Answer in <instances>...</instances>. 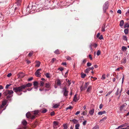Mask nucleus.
<instances>
[{
    "label": "nucleus",
    "instance_id": "nucleus-59",
    "mask_svg": "<svg viewBox=\"0 0 129 129\" xmlns=\"http://www.w3.org/2000/svg\"><path fill=\"white\" fill-rule=\"evenodd\" d=\"M11 75L12 74L11 73H9L7 75V76L8 77H10L11 76Z\"/></svg>",
    "mask_w": 129,
    "mask_h": 129
},
{
    "label": "nucleus",
    "instance_id": "nucleus-14",
    "mask_svg": "<svg viewBox=\"0 0 129 129\" xmlns=\"http://www.w3.org/2000/svg\"><path fill=\"white\" fill-rule=\"evenodd\" d=\"M45 85V87L47 88H49L51 85V84L49 82H48L47 83H46Z\"/></svg>",
    "mask_w": 129,
    "mask_h": 129
},
{
    "label": "nucleus",
    "instance_id": "nucleus-21",
    "mask_svg": "<svg viewBox=\"0 0 129 129\" xmlns=\"http://www.w3.org/2000/svg\"><path fill=\"white\" fill-rule=\"evenodd\" d=\"M106 113V112L105 111H100L98 113V114L99 115H102L103 114L105 113Z\"/></svg>",
    "mask_w": 129,
    "mask_h": 129
},
{
    "label": "nucleus",
    "instance_id": "nucleus-29",
    "mask_svg": "<svg viewBox=\"0 0 129 129\" xmlns=\"http://www.w3.org/2000/svg\"><path fill=\"white\" fill-rule=\"evenodd\" d=\"M126 58L125 57H124L123 59L122 60V62L124 63H126Z\"/></svg>",
    "mask_w": 129,
    "mask_h": 129
},
{
    "label": "nucleus",
    "instance_id": "nucleus-30",
    "mask_svg": "<svg viewBox=\"0 0 129 129\" xmlns=\"http://www.w3.org/2000/svg\"><path fill=\"white\" fill-rule=\"evenodd\" d=\"M50 74L49 73H46L45 74V75L46 76V77L47 78H50Z\"/></svg>",
    "mask_w": 129,
    "mask_h": 129
},
{
    "label": "nucleus",
    "instance_id": "nucleus-58",
    "mask_svg": "<svg viewBox=\"0 0 129 129\" xmlns=\"http://www.w3.org/2000/svg\"><path fill=\"white\" fill-rule=\"evenodd\" d=\"M86 59H84L83 61V62H82V63L84 64H85L86 62Z\"/></svg>",
    "mask_w": 129,
    "mask_h": 129
},
{
    "label": "nucleus",
    "instance_id": "nucleus-60",
    "mask_svg": "<svg viewBox=\"0 0 129 129\" xmlns=\"http://www.w3.org/2000/svg\"><path fill=\"white\" fill-rule=\"evenodd\" d=\"M26 61L27 63L28 64L31 63V61L30 60H26Z\"/></svg>",
    "mask_w": 129,
    "mask_h": 129
},
{
    "label": "nucleus",
    "instance_id": "nucleus-34",
    "mask_svg": "<svg viewBox=\"0 0 129 129\" xmlns=\"http://www.w3.org/2000/svg\"><path fill=\"white\" fill-rule=\"evenodd\" d=\"M44 82L42 81H41L40 82V86L42 87L43 86L44 84Z\"/></svg>",
    "mask_w": 129,
    "mask_h": 129
},
{
    "label": "nucleus",
    "instance_id": "nucleus-55",
    "mask_svg": "<svg viewBox=\"0 0 129 129\" xmlns=\"http://www.w3.org/2000/svg\"><path fill=\"white\" fill-rule=\"evenodd\" d=\"M99 39H100V40L103 39V37L102 35L100 36V37H99Z\"/></svg>",
    "mask_w": 129,
    "mask_h": 129
},
{
    "label": "nucleus",
    "instance_id": "nucleus-41",
    "mask_svg": "<svg viewBox=\"0 0 129 129\" xmlns=\"http://www.w3.org/2000/svg\"><path fill=\"white\" fill-rule=\"evenodd\" d=\"M38 113L39 112L38 111H35L34 112V113L35 115L38 114Z\"/></svg>",
    "mask_w": 129,
    "mask_h": 129
},
{
    "label": "nucleus",
    "instance_id": "nucleus-8",
    "mask_svg": "<svg viewBox=\"0 0 129 129\" xmlns=\"http://www.w3.org/2000/svg\"><path fill=\"white\" fill-rule=\"evenodd\" d=\"M62 80H61L59 79H57L55 81V83L58 86H60L62 82Z\"/></svg>",
    "mask_w": 129,
    "mask_h": 129
},
{
    "label": "nucleus",
    "instance_id": "nucleus-51",
    "mask_svg": "<svg viewBox=\"0 0 129 129\" xmlns=\"http://www.w3.org/2000/svg\"><path fill=\"white\" fill-rule=\"evenodd\" d=\"M80 126V125L79 124H78V123L75 125V128H78Z\"/></svg>",
    "mask_w": 129,
    "mask_h": 129
},
{
    "label": "nucleus",
    "instance_id": "nucleus-10",
    "mask_svg": "<svg viewBox=\"0 0 129 129\" xmlns=\"http://www.w3.org/2000/svg\"><path fill=\"white\" fill-rule=\"evenodd\" d=\"M33 84L35 87V88L37 89L38 87V82L37 81H35L34 82Z\"/></svg>",
    "mask_w": 129,
    "mask_h": 129
},
{
    "label": "nucleus",
    "instance_id": "nucleus-44",
    "mask_svg": "<svg viewBox=\"0 0 129 129\" xmlns=\"http://www.w3.org/2000/svg\"><path fill=\"white\" fill-rule=\"evenodd\" d=\"M17 4H19V3L21 2V0H17Z\"/></svg>",
    "mask_w": 129,
    "mask_h": 129
},
{
    "label": "nucleus",
    "instance_id": "nucleus-36",
    "mask_svg": "<svg viewBox=\"0 0 129 129\" xmlns=\"http://www.w3.org/2000/svg\"><path fill=\"white\" fill-rule=\"evenodd\" d=\"M106 79L105 74H104L103 75L102 77L101 78V79L102 80H104Z\"/></svg>",
    "mask_w": 129,
    "mask_h": 129
},
{
    "label": "nucleus",
    "instance_id": "nucleus-17",
    "mask_svg": "<svg viewBox=\"0 0 129 129\" xmlns=\"http://www.w3.org/2000/svg\"><path fill=\"white\" fill-rule=\"evenodd\" d=\"M94 112V109H92L89 111V113L91 115H92Z\"/></svg>",
    "mask_w": 129,
    "mask_h": 129
},
{
    "label": "nucleus",
    "instance_id": "nucleus-50",
    "mask_svg": "<svg viewBox=\"0 0 129 129\" xmlns=\"http://www.w3.org/2000/svg\"><path fill=\"white\" fill-rule=\"evenodd\" d=\"M91 65V63L88 62L87 63V66L88 67L90 66Z\"/></svg>",
    "mask_w": 129,
    "mask_h": 129
},
{
    "label": "nucleus",
    "instance_id": "nucleus-62",
    "mask_svg": "<svg viewBox=\"0 0 129 129\" xmlns=\"http://www.w3.org/2000/svg\"><path fill=\"white\" fill-rule=\"evenodd\" d=\"M66 59H67V60H70L71 59L70 57H67Z\"/></svg>",
    "mask_w": 129,
    "mask_h": 129
},
{
    "label": "nucleus",
    "instance_id": "nucleus-52",
    "mask_svg": "<svg viewBox=\"0 0 129 129\" xmlns=\"http://www.w3.org/2000/svg\"><path fill=\"white\" fill-rule=\"evenodd\" d=\"M55 114V113L54 111H53L51 113L50 115L51 116H53Z\"/></svg>",
    "mask_w": 129,
    "mask_h": 129
},
{
    "label": "nucleus",
    "instance_id": "nucleus-4",
    "mask_svg": "<svg viewBox=\"0 0 129 129\" xmlns=\"http://www.w3.org/2000/svg\"><path fill=\"white\" fill-rule=\"evenodd\" d=\"M97 44L94 43H92L89 46V48L90 49V50L91 51H92V47L93 46L95 48H96L97 47Z\"/></svg>",
    "mask_w": 129,
    "mask_h": 129
},
{
    "label": "nucleus",
    "instance_id": "nucleus-47",
    "mask_svg": "<svg viewBox=\"0 0 129 129\" xmlns=\"http://www.w3.org/2000/svg\"><path fill=\"white\" fill-rule=\"evenodd\" d=\"M35 116L34 115H31V116L30 117V118L32 119H34L35 118Z\"/></svg>",
    "mask_w": 129,
    "mask_h": 129
},
{
    "label": "nucleus",
    "instance_id": "nucleus-28",
    "mask_svg": "<svg viewBox=\"0 0 129 129\" xmlns=\"http://www.w3.org/2000/svg\"><path fill=\"white\" fill-rule=\"evenodd\" d=\"M127 49V48L124 46H123L122 47V49L123 51H126Z\"/></svg>",
    "mask_w": 129,
    "mask_h": 129
},
{
    "label": "nucleus",
    "instance_id": "nucleus-16",
    "mask_svg": "<svg viewBox=\"0 0 129 129\" xmlns=\"http://www.w3.org/2000/svg\"><path fill=\"white\" fill-rule=\"evenodd\" d=\"M71 121L73 122L74 123L77 124L78 122V121L77 120L75 119H73L72 120H70Z\"/></svg>",
    "mask_w": 129,
    "mask_h": 129
},
{
    "label": "nucleus",
    "instance_id": "nucleus-35",
    "mask_svg": "<svg viewBox=\"0 0 129 129\" xmlns=\"http://www.w3.org/2000/svg\"><path fill=\"white\" fill-rule=\"evenodd\" d=\"M47 110L46 109H44L42 110L41 112L42 113H45L47 112Z\"/></svg>",
    "mask_w": 129,
    "mask_h": 129
},
{
    "label": "nucleus",
    "instance_id": "nucleus-26",
    "mask_svg": "<svg viewBox=\"0 0 129 129\" xmlns=\"http://www.w3.org/2000/svg\"><path fill=\"white\" fill-rule=\"evenodd\" d=\"M37 63V64L36 65V66L37 67H39L40 66V62L39 61H36Z\"/></svg>",
    "mask_w": 129,
    "mask_h": 129
},
{
    "label": "nucleus",
    "instance_id": "nucleus-1",
    "mask_svg": "<svg viewBox=\"0 0 129 129\" xmlns=\"http://www.w3.org/2000/svg\"><path fill=\"white\" fill-rule=\"evenodd\" d=\"M32 85L31 83H29L26 85H23L19 86L13 88V90L18 95H21L22 93L20 92L23 91V90L25 89L26 87H31Z\"/></svg>",
    "mask_w": 129,
    "mask_h": 129
},
{
    "label": "nucleus",
    "instance_id": "nucleus-49",
    "mask_svg": "<svg viewBox=\"0 0 129 129\" xmlns=\"http://www.w3.org/2000/svg\"><path fill=\"white\" fill-rule=\"evenodd\" d=\"M127 111V110L126 109H123V111H121L123 113H126V111Z\"/></svg>",
    "mask_w": 129,
    "mask_h": 129
},
{
    "label": "nucleus",
    "instance_id": "nucleus-25",
    "mask_svg": "<svg viewBox=\"0 0 129 129\" xmlns=\"http://www.w3.org/2000/svg\"><path fill=\"white\" fill-rule=\"evenodd\" d=\"M54 53L56 54H59L60 52L58 49H57L54 52Z\"/></svg>",
    "mask_w": 129,
    "mask_h": 129
},
{
    "label": "nucleus",
    "instance_id": "nucleus-2",
    "mask_svg": "<svg viewBox=\"0 0 129 129\" xmlns=\"http://www.w3.org/2000/svg\"><path fill=\"white\" fill-rule=\"evenodd\" d=\"M13 91L12 90H9L8 89L6 90L3 93V94L5 96H7V98H11L13 96Z\"/></svg>",
    "mask_w": 129,
    "mask_h": 129
},
{
    "label": "nucleus",
    "instance_id": "nucleus-9",
    "mask_svg": "<svg viewBox=\"0 0 129 129\" xmlns=\"http://www.w3.org/2000/svg\"><path fill=\"white\" fill-rule=\"evenodd\" d=\"M94 67H92L91 68H87L85 70V72L86 73H88V72L91 70H93L94 69Z\"/></svg>",
    "mask_w": 129,
    "mask_h": 129
},
{
    "label": "nucleus",
    "instance_id": "nucleus-3",
    "mask_svg": "<svg viewBox=\"0 0 129 129\" xmlns=\"http://www.w3.org/2000/svg\"><path fill=\"white\" fill-rule=\"evenodd\" d=\"M108 8V4L107 2H106L104 5L103 6V11L104 13L106 12V10Z\"/></svg>",
    "mask_w": 129,
    "mask_h": 129
},
{
    "label": "nucleus",
    "instance_id": "nucleus-63",
    "mask_svg": "<svg viewBox=\"0 0 129 129\" xmlns=\"http://www.w3.org/2000/svg\"><path fill=\"white\" fill-rule=\"evenodd\" d=\"M67 82H68V84H69V85H70L71 84V83L70 82V80H68V81H67Z\"/></svg>",
    "mask_w": 129,
    "mask_h": 129
},
{
    "label": "nucleus",
    "instance_id": "nucleus-24",
    "mask_svg": "<svg viewBox=\"0 0 129 129\" xmlns=\"http://www.w3.org/2000/svg\"><path fill=\"white\" fill-rule=\"evenodd\" d=\"M58 124L59 123L57 121H55L53 122V125L55 126H57L58 125Z\"/></svg>",
    "mask_w": 129,
    "mask_h": 129
},
{
    "label": "nucleus",
    "instance_id": "nucleus-6",
    "mask_svg": "<svg viewBox=\"0 0 129 129\" xmlns=\"http://www.w3.org/2000/svg\"><path fill=\"white\" fill-rule=\"evenodd\" d=\"M41 70V69H38L35 73V75L37 77H39L40 76L41 73L39 72Z\"/></svg>",
    "mask_w": 129,
    "mask_h": 129
},
{
    "label": "nucleus",
    "instance_id": "nucleus-32",
    "mask_svg": "<svg viewBox=\"0 0 129 129\" xmlns=\"http://www.w3.org/2000/svg\"><path fill=\"white\" fill-rule=\"evenodd\" d=\"M129 25L127 23H125L124 24V28H125L127 27H129Z\"/></svg>",
    "mask_w": 129,
    "mask_h": 129
},
{
    "label": "nucleus",
    "instance_id": "nucleus-61",
    "mask_svg": "<svg viewBox=\"0 0 129 129\" xmlns=\"http://www.w3.org/2000/svg\"><path fill=\"white\" fill-rule=\"evenodd\" d=\"M33 79V78L32 77H31L30 78H28V80L29 81H30L32 80Z\"/></svg>",
    "mask_w": 129,
    "mask_h": 129
},
{
    "label": "nucleus",
    "instance_id": "nucleus-37",
    "mask_svg": "<svg viewBox=\"0 0 129 129\" xmlns=\"http://www.w3.org/2000/svg\"><path fill=\"white\" fill-rule=\"evenodd\" d=\"M7 104V102L6 101H3L2 103V104L3 106H5Z\"/></svg>",
    "mask_w": 129,
    "mask_h": 129
},
{
    "label": "nucleus",
    "instance_id": "nucleus-12",
    "mask_svg": "<svg viewBox=\"0 0 129 129\" xmlns=\"http://www.w3.org/2000/svg\"><path fill=\"white\" fill-rule=\"evenodd\" d=\"M63 95L66 96H68V93L69 91L67 90H64V91H63Z\"/></svg>",
    "mask_w": 129,
    "mask_h": 129
},
{
    "label": "nucleus",
    "instance_id": "nucleus-64",
    "mask_svg": "<svg viewBox=\"0 0 129 129\" xmlns=\"http://www.w3.org/2000/svg\"><path fill=\"white\" fill-rule=\"evenodd\" d=\"M80 111H77L76 113H75V114L76 115H77L78 114H79L80 113Z\"/></svg>",
    "mask_w": 129,
    "mask_h": 129
},
{
    "label": "nucleus",
    "instance_id": "nucleus-20",
    "mask_svg": "<svg viewBox=\"0 0 129 129\" xmlns=\"http://www.w3.org/2000/svg\"><path fill=\"white\" fill-rule=\"evenodd\" d=\"M27 122L25 120H24L22 122V123L24 126H26L27 124Z\"/></svg>",
    "mask_w": 129,
    "mask_h": 129
},
{
    "label": "nucleus",
    "instance_id": "nucleus-23",
    "mask_svg": "<svg viewBox=\"0 0 129 129\" xmlns=\"http://www.w3.org/2000/svg\"><path fill=\"white\" fill-rule=\"evenodd\" d=\"M78 100V99H77V97L76 94L75 95L73 99V101L74 102H76Z\"/></svg>",
    "mask_w": 129,
    "mask_h": 129
},
{
    "label": "nucleus",
    "instance_id": "nucleus-56",
    "mask_svg": "<svg viewBox=\"0 0 129 129\" xmlns=\"http://www.w3.org/2000/svg\"><path fill=\"white\" fill-rule=\"evenodd\" d=\"M123 39L124 40H127V38L126 36H123Z\"/></svg>",
    "mask_w": 129,
    "mask_h": 129
},
{
    "label": "nucleus",
    "instance_id": "nucleus-40",
    "mask_svg": "<svg viewBox=\"0 0 129 129\" xmlns=\"http://www.w3.org/2000/svg\"><path fill=\"white\" fill-rule=\"evenodd\" d=\"M56 60V59L54 58H53L52 59L51 62L52 63H53Z\"/></svg>",
    "mask_w": 129,
    "mask_h": 129
},
{
    "label": "nucleus",
    "instance_id": "nucleus-27",
    "mask_svg": "<svg viewBox=\"0 0 129 129\" xmlns=\"http://www.w3.org/2000/svg\"><path fill=\"white\" fill-rule=\"evenodd\" d=\"M81 77L82 78H84L85 77L86 75L85 74L83 73H81Z\"/></svg>",
    "mask_w": 129,
    "mask_h": 129
},
{
    "label": "nucleus",
    "instance_id": "nucleus-57",
    "mask_svg": "<svg viewBox=\"0 0 129 129\" xmlns=\"http://www.w3.org/2000/svg\"><path fill=\"white\" fill-rule=\"evenodd\" d=\"M117 13L120 14H121V11L120 10H118L117 11Z\"/></svg>",
    "mask_w": 129,
    "mask_h": 129
},
{
    "label": "nucleus",
    "instance_id": "nucleus-22",
    "mask_svg": "<svg viewBox=\"0 0 129 129\" xmlns=\"http://www.w3.org/2000/svg\"><path fill=\"white\" fill-rule=\"evenodd\" d=\"M124 24V21L123 20H121L120 21L119 24V25L120 27L122 26Z\"/></svg>",
    "mask_w": 129,
    "mask_h": 129
},
{
    "label": "nucleus",
    "instance_id": "nucleus-38",
    "mask_svg": "<svg viewBox=\"0 0 129 129\" xmlns=\"http://www.w3.org/2000/svg\"><path fill=\"white\" fill-rule=\"evenodd\" d=\"M59 106V105L57 104H55L53 106V107L55 108H57Z\"/></svg>",
    "mask_w": 129,
    "mask_h": 129
},
{
    "label": "nucleus",
    "instance_id": "nucleus-53",
    "mask_svg": "<svg viewBox=\"0 0 129 129\" xmlns=\"http://www.w3.org/2000/svg\"><path fill=\"white\" fill-rule=\"evenodd\" d=\"M87 122V121L85 120L83 122V125L85 126Z\"/></svg>",
    "mask_w": 129,
    "mask_h": 129
},
{
    "label": "nucleus",
    "instance_id": "nucleus-54",
    "mask_svg": "<svg viewBox=\"0 0 129 129\" xmlns=\"http://www.w3.org/2000/svg\"><path fill=\"white\" fill-rule=\"evenodd\" d=\"M58 69L59 70L61 71H62L63 70V69L62 67H60Z\"/></svg>",
    "mask_w": 129,
    "mask_h": 129
},
{
    "label": "nucleus",
    "instance_id": "nucleus-43",
    "mask_svg": "<svg viewBox=\"0 0 129 129\" xmlns=\"http://www.w3.org/2000/svg\"><path fill=\"white\" fill-rule=\"evenodd\" d=\"M101 53V51L100 50H98L97 53V55L98 56Z\"/></svg>",
    "mask_w": 129,
    "mask_h": 129
},
{
    "label": "nucleus",
    "instance_id": "nucleus-19",
    "mask_svg": "<svg viewBox=\"0 0 129 129\" xmlns=\"http://www.w3.org/2000/svg\"><path fill=\"white\" fill-rule=\"evenodd\" d=\"M127 124H126V123H125L124 124H122V125H121L119 126H118V127L117 128V129H118L119 128H121L122 127L125 126Z\"/></svg>",
    "mask_w": 129,
    "mask_h": 129
},
{
    "label": "nucleus",
    "instance_id": "nucleus-42",
    "mask_svg": "<svg viewBox=\"0 0 129 129\" xmlns=\"http://www.w3.org/2000/svg\"><path fill=\"white\" fill-rule=\"evenodd\" d=\"M11 85V84H7L6 85V86L5 87V88L6 89H7L9 88V87Z\"/></svg>",
    "mask_w": 129,
    "mask_h": 129
},
{
    "label": "nucleus",
    "instance_id": "nucleus-31",
    "mask_svg": "<svg viewBox=\"0 0 129 129\" xmlns=\"http://www.w3.org/2000/svg\"><path fill=\"white\" fill-rule=\"evenodd\" d=\"M124 32L125 34L126 35L127 34L128 32V30L127 28L125 29L124 30Z\"/></svg>",
    "mask_w": 129,
    "mask_h": 129
},
{
    "label": "nucleus",
    "instance_id": "nucleus-48",
    "mask_svg": "<svg viewBox=\"0 0 129 129\" xmlns=\"http://www.w3.org/2000/svg\"><path fill=\"white\" fill-rule=\"evenodd\" d=\"M64 129H67V125L66 124H64L63 125Z\"/></svg>",
    "mask_w": 129,
    "mask_h": 129
},
{
    "label": "nucleus",
    "instance_id": "nucleus-45",
    "mask_svg": "<svg viewBox=\"0 0 129 129\" xmlns=\"http://www.w3.org/2000/svg\"><path fill=\"white\" fill-rule=\"evenodd\" d=\"M73 108V107H72L71 106H70L69 107L66 108V109L67 110L68 109H71L72 108Z\"/></svg>",
    "mask_w": 129,
    "mask_h": 129
},
{
    "label": "nucleus",
    "instance_id": "nucleus-13",
    "mask_svg": "<svg viewBox=\"0 0 129 129\" xmlns=\"http://www.w3.org/2000/svg\"><path fill=\"white\" fill-rule=\"evenodd\" d=\"M92 89V87L91 86H89L87 90L86 91L87 92H90Z\"/></svg>",
    "mask_w": 129,
    "mask_h": 129
},
{
    "label": "nucleus",
    "instance_id": "nucleus-11",
    "mask_svg": "<svg viewBox=\"0 0 129 129\" xmlns=\"http://www.w3.org/2000/svg\"><path fill=\"white\" fill-rule=\"evenodd\" d=\"M122 90H120L119 88H118L117 90V91L115 93V94L116 95H118L119 94H121V93Z\"/></svg>",
    "mask_w": 129,
    "mask_h": 129
},
{
    "label": "nucleus",
    "instance_id": "nucleus-7",
    "mask_svg": "<svg viewBox=\"0 0 129 129\" xmlns=\"http://www.w3.org/2000/svg\"><path fill=\"white\" fill-rule=\"evenodd\" d=\"M89 83L88 82H87L85 83L84 85L85 87H82V86L81 88V90H85L87 88V86L89 85Z\"/></svg>",
    "mask_w": 129,
    "mask_h": 129
},
{
    "label": "nucleus",
    "instance_id": "nucleus-46",
    "mask_svg": "<svg viewBox=\"0 0 129 129\" xmlns=\"http://www.w3.org/2000/svg\"><path fill=\"white\" fill-rule=\"evenodd\" d=\"M33 54H34V53H33V52L31 51L29 53L28 55L29 56H31L33 55Z\"/></svg>",
    "mask_w": 129,
    "mask_h": 129
},
{
    "label": "nucleus",
    "instance_id": "nucleus-18",
    "mask_svg": "<svg viewBox=\"0 0 129 129\" xmlns=\"http://www.w3.org/2000/svg\"><path fill=\"white\" fill-rule=\"evenodd\" d=\"M31 115L30 113L28 112L26 114V116L27 118H30Z\"/></svg>",
    "mask_w": 129,
    "mask_h": 129
},
{
    "label": "nucleus",
    "instance_id": "nucleus-15",
    "mask_svg": "<svg viewBox=\"0 0 129 129\" xmlns=\"http://www.w3.org/2000/svg\"><path fill=\"white\" fill-rule=\"evenodd\" d=\"M19 77L20 78H22L24 77V75L23 73L21 72L19 74Z\"/></svg>",
    "mask_w": 129,
    "mask_h": 129
},
{
    "label": "nucleus",
    "instance_id": "nucleus-5",
    "mask_svg": "<svg viewBox=\"0 0 129 129\" xmlns=\"http://www.w3.org/2000/svg\"><path fill=\"white\" fill-rule=\"evenodd\" d=\"M127 104L125 103L122 105L120 107V111H123V109H125L126 107Z\"/></svg>",
    "mask_w": 129,
    "mask_h": 129
},
{
    "label": "nucleus",
    "instance_id": "nucleus-39",
    "mask_svg": "<svg viewBox=\"0 0 129 129\" xmlns=\"http://www.w3.org/2000/svg\"><path fill=\"white\" fill-rule=\"evenodd\" d=\"M99 128V126L98 125H96L94 127L93 129H97Z\"/></svg>",
    "mask_w": 129,
    "mask_h": 129
},
{
    "label": "nucleus",
    "instance_id": "nucleus-33",
    "mask_svg": "<svg viewBox=\"0 0 129 129\" xmlns=\"http://www.w3.org/2000/svg\"><path fill=\"white\" fill-rule=\"evenodd\" d=\"M105 24H104L103 26L102 27V31H105Z\"/></svg>",
    "mask_w": 129,
    "mask_h": 129
}]
</instances>
